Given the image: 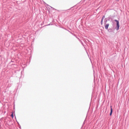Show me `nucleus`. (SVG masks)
<instances>
[{"mask_svg":"<svg viewBox=\"0 0 129 129\" xmlns=\"http://www.w3.org/2000/svg\"><path fill=\"white\" fill-rule=\"evenodd\" d=\"M115 21L116 22V26L115 27V29H116L117 30H118L119 29V22L118 20H115Z\"/></svg>","mask_w":129,"mask_h":129,"instance_id":"1","label":"nucleus"},{"mask_svg":"<svg viewBox=\"0 0 129 129\" xmlns=\"http://www.w3.org/2000/svg\"><path fill=\"white\" fill-rule=\"evenodd\" d=\"M110 108H111V111H110V116H111V115L112 114V112H113V109L112 108V106H110Z\"/></svg>","mask_w":129,"mask_h":129,"instance_id":"2","label":"nucleus"},{"mask_svg":"<svg viewBox=\"0 0 129 129\" xmlns=\"http://www.w3.org/2000/svg\"><path fill=\"white\" fill-rule=\"evenodd\" d=\"M109 25V24H106L105 25V28L106 29H108Z\"/></svg>","mask_w":129,"mask_h":129,"instance_id":"3","label":"nucleus"},{"mask_svg":"<svg viewBox=\"0 0 129 129\" xmlns=\"http://www.w3.org/2000/svg\"><path fill=\"white\" fill-rule=\"evenodd\" d=\"M105 17V16H103L102 18V20L101 21V24H102V22H103V19H104V18Z\"/></svg>","mask_w":129,"mask_h":129,"instance_id":"4","label":"nucleus"},{"mask_svg":"<svg viewBox=\"0 0 129 129\" xmlns=\"http://www.w3.org/2000/svg\"><path fill=\"white\" fill-rule=\"evenodd\" d=\"M11 116L12 117V118H13L14 116L13 113H12V114L11 115Z\"/></svg>","mask_w":129,"mask_h":129,"instance_id":"5","label":"nucleus"}]
</instances>
